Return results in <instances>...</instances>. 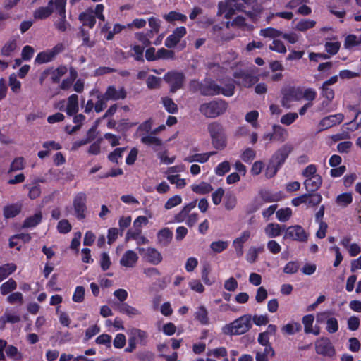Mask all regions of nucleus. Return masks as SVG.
Listing matches in <instances>:
<instances>
[{
	"instance_id": "2eb2a0df",
	"label": "nucleus",
	"mask_w": 361,
	"mask_h": 361,
	"mask_svg": "<svg viewBox=\"0 0 361 361\" xmlns=\"http://www.w3.org/2000/svg\"><path fill=\"white\" fill-rule=\"evenodd\" d=\"M187 31L185 27L176 28L173 32L167 37L165 40V46L168 48L175 47L180 39L186 35Z\"/></svg>"
},
{
	"instance_id": "ea45409f",
	"label": "nucleus",
	"mask_w": 361,
	"mask_h": 361,
	"mask_svg": "<svg viewBox=\"0 0 361 361\" xmlns=\"http://www.w3.org/2000/svg\"><path fill=\"white\" fill-rule=\"evenodd\" d=\"M274 350L271 346H267L263 351H257L255 360L256 361H269L268 356L274 357Z\"/></svg>"
},
{
	"instance_id": "5fc2aeb1",
	"label": "nucleus",
	"mask_w": 361,
	"mask_h": 361,
	"mask_svg": "<svg viewBox=\"0 0 361 361\" xmlns=\"http://www.w3.org/2000/svg\"><path fill=\"white\" fill-rule=\"evenodd\" d=\"M228 242L225 240L214 241L210 244V249L215 253H220L226 250Z\"/></svg>"
},
{
	"instance_id": "de8ad7c7",
	"label": "nucleus",
	"mask_w": 361,
	"mask_h": 361,
	"mask_svg": "<svg viewBox=\"0 0 361 361\" xmlns=\"http://www.w3.org/2000/svg\"><path fill=\"white\" fill-rule=\"evenodd\" d=\"M273 128L274 140H276L279 142H284L286 140L288 135L287 130L280 126H274Z\"/></svg>"
},
{
	"instance_id": "393cba45",
	"label": "nucleus",
	"mask_w": 361,
	"mask_h": 361,
	"mask_svg": "<svg viewBox=\"0 0 361 361\" xmlns=\"http://www.w3.org/2000/svg\"><path fill=\"white\" fill-rule=\"evenodd\" d=\"M55 0H51L49 1L48 5L44 7H40L35 10L34 13V17L36 19H44L49 17L55 9L53 6L54 5Z\"/></svg>"
},
{
	"instance_id": "f257e3e1",
	"label": "nucleus",
	"mask_w": 361,
	"mask_h": 361,
	"mask_svg": "<svg viewBox=\"0 0 361 361\" xmlns=\"http://www.w3.org/2000/svg\"><path fill=\"white\" fill-rule=\"evenodd\" d=\"M252 327V316L244 314L222 328L226 335H240L248 331Z\"/></svg>"
},
{
	"instance_id": "c85d7f7f",
	"label": "nucleus",
	"mask_w": 361,
	"mask_h": 361,
	"mask_svg": "<svg viewBox=\"0 0 361 361\" xmlns=\"http://www.w3.org/2000/svg\"><path fill=\"white\" fill-rule=\"evenodd\" d=\"M196 207V200L192 201L185 205L179 213L175 216L174 219L176 222L180 223L185 221L190 214V211Z\"/></svg>"
},
{
	"instance_id": "4c0bfd02",
	"label": "nucleus",
	"mask_w": 361,
	"mask_h": 361,
	"mask_svg": "<svg viewBox=\"0 0 361 361\" xmlns=\"http://www.w3.org/2000/svg\"><path fill=\"white\" fill-rule=\"evenodd\" d=\"M163 18L168 23H173L174 21L185 23L187 20L185 15L176 11H170L169 13L164 15Z\"/></svg>"
},
{
	"instance_id": "c03bdc74",
	"label": "nucleus",
	"mask_w": 361,
	"mask_h": 361,
	"mask_svg": "<svg viewBox=\"0 0 361 361\" xmlns=\"http://www.w3.org/2000/svg\"><path fill=\"white\" fill-rule=\"evenodd\" d=\"M25 166V159L22 157H16L11 162L8 173L23 170Z\"/></svg>"
},
{
	"instance_id": "680f3d73",
	"label": "nucleus",
	"mask_w": 361,
	"mask_h": 361,
	"mask_svg": "<svg viewBox=\"0 0 361 361\" xmlns=\"http://www.w3.org/2000/svg\"><path fill=\"white\" fill-rule=\"evenodd\" d=\"M166 178L171 184H175L177 188L182 189L186 185L185 180L180 178L179 175L167 176Z\"/></svg>"
},
{
	"instance_id": "bb28decb",
	"label": "nucleus",
	"mask_w": 361,
	"mask_h": 361,
	"mask_svg": "<svg viewBox=\"0 0 361 361\" xmlns=\"http://www.w3.org/2000/svg\"><path fill=\"white\" fill-rule=\"evenodd\" d=\"M118 310L130 318H135L142 314L141 312L135 307H133L128 303L119 304L117 307Z\"/></svg>"
},
{
	"instance_id": "a211bd4d",
	"label": "nucleus",
	"mask_w": 361,
	"mask_h": 361,
	"mask_svg": "<svg viewBox=\"0 0 361 361\" xmlns=\"http://www.w3.org/2000/svg\"><path fill=\"white\" fill-rule=\"evenodd\" d=\"M221 94L220 86L214 80H204L201 86V94L204 96H214Z\"/></svg>"
},
{
	"instance_id": "09e8293b",
	"label": "nucleus",
	"mask_w": 361,
	"mask_h": 361,
	"mask_svg": "<svg viewBox=\"0 0 361 361\" xmlns=\"http://www.w3.org/2000/svg\"><path fill=\"white\" fill-rule=\"evenodd\" d=\"M259 35L264 37L275 39L281 37L282 35V32L274 27H267L262 29L259 32Z\"/></svg>"
},
{
	"instance_id": "e433bc0d",
	"label": "nucleus",
	"mask_w": 361,
	"mask_h": 361,
	"mask_svg": "<svg viewBox=\"0 0 361 361\" xmlns=\"http://www.w3.org/2000/svg\"><path fill=\"white\" fill-rule=\"evenodd\" d=\"M21 210V206L18 204H13L4 207V216L6 219L13 218L18 215Z\"/></svg>"
},
{
	"instance_id": "4468645a",
	"label": "nucleus",
	"mask_w": 361,
	"mask_h": 361,
	"mask_svg": "<svg viewBox=\"0 0 361 361\" xmlns=\"http://www.w3.org/2000/svg\"><path fill=\"white\" fill-rule=\"evenodd\" d=\"M315 349L317 353L324 356L330 357L335 353L329 339L326 338L318 339L315 343Z\"/></svg>"
},
{
	"instance_id": "412c9836",
	"label": "nucleus",
	"mask_w": 361,
	"mask_h": 361,
	"mask_svg": "<svg viewBox=\"0 0 361 361\" xmlns=\"http://www.w3.org/2000/svg\"><path fill=\"white\" fill-rule=\"evenodd\" d=\"M128 336L136 343L140 345H146L148 340V334L147 331L138 328H132L128 331Z\"/></svg>"
},
{
	"instance_id": "8fccbe9b",
	"label": "nucleus",
	"mask_w": 361,
	"mask_h": 361,
	"mask_svg": "<svg viewBox=\"0 0 361 361\" xmlns=\"http://www.w3.org/2000/svg\"><path fill=\"white\" fill-rule=\"evenodd\" d=\"M237 204V197L235 194L228 192L224 199V206L227 210L233 209Z\"/></svg>"
},
{
	"instance_id": "c9c22d12",
	"label": "nucleus",
	"mask_w": 361,
	"mask_h": 361,
	"mask_svg": "<svg viewBox=\"0 0 361 361\" xmlns=\"http://www.w3.org/2000/svg\"><path fill=\"white\" fill-rule=\"evenodd\" d=\"M42 213L40 212L26 218L23 222V228H33L38 225L42 221Z\"/></svg>"
},
{
	"instance_id": "6e6552de",
	"label": "nucleus",
	"mask_w": 361,
	"mask_h": 361,
	"mask_svg": "<svg viewBox=\"0 0 361 361\" xmlns=\"http://www.w3.org/2000/svg\"><path fill=\"white\" fill-rule=\"evenodd\" d=\"M63 49V45L62 44H58L51 49L39 52L37 55L35 62L38 64H42L52 61Z\"/></svg>"
},
{
	"instance_id": "13d9d810",
	"label": "nucleus",
	"mask_w": 361,
	"mask_h": 361,
	"mask_svg": "<svg viewBox=\"0 0 361 361\" xmlns=\"http://www.w3.org/2000/svg\"><path fill=\"white\" fill-rule=\"evenodd\" d=\"M256 157V152L250 148L247 147L243 150L240 158L245 163H250Z\"/></svg>"
},
{
	"instance_id": "ddd939ff",
	"label": "nucleus",
	"mask_w": 361,
	"mask_h": 361,
	"mask_svg": "<svg viewBox=\"0 0 361 361\" xmlns=\"http://www.w3.org/2000/svg\"><path fill=\"white\" fill-rule=\"evenodd\" d=\"M293 146L289 144L283 145L272 156L271 162L281 167L293 150Z\"/></svg>"
},
{
	"instance_id": "423d86ee",
	"label": "nucleus",
	"mask_w": 361,
	"mask_h": 361,
	"mask_svg": "<svg viewBox=\"0 0 361 361\" xmlns=\"http://www.w3.org/2000/svg\"><path fill=\"white\" fill-rule=\"evenodd\" d=\"M139 254L141 255L142 259L152 265L159 264L162 260L163 257L161 253L155 247H140L137 248Z\"/></svg>"
},
{
	"instance_id": "e2e57ef3",
	"label": "nucleus",
	"mask_w": 361,
	"mask_h": 361,
	"mask_svg": "<svg viewBox=\"0 0 361 361\" xmlns=\"http://www.w3.org/2000/svg\"><path fill=\"white\" fill-rule=\"evenodd\" d=\"M361 44V37H357L355 35H350L346 37L345 40V47L348 49H350L355 46H357Z\"/></svg>"
},
{
	"instance_id": "aec40b11",
	"label": "nucleus",
	"mask_w": 361,
	"mask_h": 361,
	"mask_svg": "<svg viewBox=\"0 0 361 361\" xmlns=\"http://www.w3.org/2000/svg\"><path fill=\"white\" fill-rule=\"evenodd\" d=\"M172 239L173 232L169 228H163L157 233V244L161 247H167Z\"/></svg>"
},
{
	"instance_id": "cd10ccee",
	"label": "nucleus",
	"mask_w": 361,
	"mask_h": 361,
	"mask_svg": "<svg viewBox=\"0 0 361 361\" xmlns=\"http://www.w3.org/2000/svg\"><path fill=\"white\" fill-rule=\"evenodd\" d=\"M79 110L78 97L75 94H73L68 97L67 99V106L66 112L68 115L72 116L75 114Z\"/></svg>"
},
{
	"instance_id": "f3484780",
	"label": "nucleus",
	"mask_w": 361,
	"mask_h": 361,
	"mask_svg": "<svg viewBox=\"0 0 361 361\" xmlns=\"http://www.w3.org/2000/svg\"><path fill=\"white\" fill-rule=\"evenodd\" d=\"M343 118L344 116L342 114H336L324 117L319 123V130H324L338 125L343 121Z\"/></svg>"
},
{
	"instance_id": "f8f14e48",
	"label": "nucleus",
	"mask_w": 361,
	"mask_h": 361,
	"mask_svg": "<svg viewBox=\"0 0 361 361\" xmlns=\"http://www.w3.org/2000/svg\"><path fill=\"white\" fill-rule=\"evenodd\" d=\"M233 76L236 79L235 82L238 85L245 87H251L259 80L257 77L253 76L245 71H235Z\"/></svg>"
},
{
	"instance_id": "f704fd0d",
	"label": "nucleus",
	"mask_w": 361,
	"mask_h": 361,
	"mask_svg": "<svg viewBox=\"0 0 361 361\" xmlns=\"http://www.w3.org/2000/svg\"><path fill=\"white\" fill-rule=\"evenodd\" d=\"M191 188L193 192L200 195L207 194L213 190L212 185L206 182H201L199 184H193L191 186Z\"/></svg>"
},
{
	"instance_id": "b1692460",
	"label": "nucleus",
	"mask_w": 361,
	"mask_h": 361,
	"mask_svg": "<svg viewBox=\"0 0 361 361\" xmlns=\"http://www.w3.org/2000/svg\"><path fill=\"white\" fill-rule=\"evenodd\" d=\"M104 95L108 100H118L124 99L126 93L123 87L116 90L114 86H109Z\"/></svg>"
},
{
	"instance_id": "2f4dec72",
	"label": "nucleus",
	"mask_w": 361,
	"mask_h": 361,
	"mask_svg": "<svg viewBox=\"0 0 361 361\" xmlns=\"http://www.w3.org/2000/svg\"><path fill=\"white\" fill-rule=\"evenodd\" d=\"M4 350L7 357L15 361H20L23 358V353L13 345L6 344V347L4 348Z\"/></svg>"
},
{
	"instance_id": "f03ea898",
	"label": "nucleus",
	"mask_w": 361,
	"mask_h": 361,
	"mask_svg": "<svg viewBox=\"0 0 361 361\" xmlns=\"http://www.w3.org/2000/svg\"><path fill=\"white\" fill-rule=\"evenodd\" d=\"M255 0H224L219 3V15H224L226 18H231L235 11H242L245 5H252Z\"/></svg>"
},
{
	"instance_id": "bf43d9fd",
	"label": "nucleus",
	"mask_w": 361,
	"mask_h": 361,
	"mask_svg": "<svg viewBox=\"0 0 361 361\" xmlns=\"http://www.w3.org/2000/svg\"><path fill=\"white\" fill-rule=\"evenodd\" d=\"M307 203L308 207H314L318 205L322 200V197L319 193L306 194Z\"/></svg>"
},
{
	"instance_id": "a878e982",
	"label": "nucleus",
	"mask_w": 361,
	"mask_h": 361,
	"mask_svg": "<svg viewBox=\"0 0 361 361\" xmlns=\"http://www.w3.org/2000/svg\"><path fill=\"white\" fill-rule=\"evenodd\" d=\"M125 28H126V25L116 23L114 25L112 29L108 25H105L102 27V32H105V38L107 40H112L115 35L121 33Z\"/></svg>"
},
{
	"instance_id": "a18cd8bd",
	"label": "nucleus",
	"mask_w": 361,
	"mask_h": 361,
	"mask_svg": "<svg viewBox=\"0 0 361 361\" xmlns=\"http://www.w3.org/2000/svg\"><path fill=\"white\" fill-rule=\"evenodd\" d=\"M94 92V90H93L91 94H93ZM95 92L97 93V101L95 103L94 110L96 112L99 113L106 107V102L109 100L104 94L98 92L97 90H95Z\"/></svg>"
},
{
	"instance_id": "c756f323",
	"label": "nucleus",
	"mask_w": 361,
	"mask_h": 361,
	"mask_svg": "<svg viewBox=\"0 0 361 361\" xmlns=\"http://www.w3.org/2000/svg\"><path fill=\"white\" fill-rule=\"evenodd\" d=\"M194 317L202 325H207L209 322L208 311L203 305H200L196 308Z\"/></svg>"
},
{
	"instance_id": "49530a36",
	"label": "nucleus",
	"mask_w": 361,
	"mask_h": 361,
	"mask_svg": "<svg viewBox=\"0 0 361 361\" xmlns=\"http://www.w3.org/2000/svg\"><path fill=\"white\" fill-rule=\"evenodd\" d=\"M264 251V247H251L246 255V259L250 263L255 262L258 259V255Z\"/></svg>"
},
{
	"instance_id": "5701e85b",
	"label": "nucleus",
	"mask_w": 361,
	"mask_h": 361,
	"mask_svg": "<svg viewBox=\"0 0 361 361\" xmlns=\"http://www.w3.org/2000/svg\"><path fill=\"white\" fill-rule=\"evenodd\" d=\"M138 261V255L133 250H127L122 256L120 264L121 266L130 268L134 267Z\"/></svg>"
},
{
	"instance_id": "9b49d317",
	"label": "nucleus",
	"mask_w": 361,
	"mask_h": 361,
	"mask_svg": "<svg viewBox=\"0 0 361 361\" xmlns=\"http://www.w3.org/2000/svg\"><path fill=\"white\" fill-rule=\"evenodd\" d=\"M164 79L170 85L171 91L175 92L183 87L185 75L180 72L171 71L165 74Z\"/></svg>"
},
{
	"instance_id": "a19ab883",
	"label": "nucleus",
	"mask_w": 361,
	"mask_h": 361,
	"mask_svg": "<svg viewBox=\"0 0 361 361\" xmlns=\"http://www.w3.org/2000/svg\"><path fill=\"white\" fill-rule=\"evenodd\" d=\"M16 49L17 41L16 39L9 40L3 46L1 54L4 56H11Z\"/></svg>"
},
{
	"instance_id": "0eeeda50",
	"label": "nucleus",
	"mask_w": 361,
	"mask_h": 361,
	"mask_svg": "<svg viewBox=\"0 0 361 361\" xmlns=\"http://www.w3.org/2000/svg\"><path fill=\"white\" fill-rule=\"evenodd\" d=\"M283 239H290L299 242H306L308 233L300 225H294L285 228Z\"/></svg>"
},
{
	"instance_id": "69168bd1",
	"label": "nucleus",
	"mask_w": 361,
	"mask_h": 361,
	"mask_svg": "<svg viewBox=\"0 0 361 361\" xmlns=\"http://www.w3.org/2000/svg\"><path fill=\"white\" fill-rule=\"evenodd\" d=\"M162 103L166 110L171 113L175 114L178 111L177 105L174 103L172 99L169 97H164L162 99Z\"/></svg>"
},
{
	"instance_id": "7ed1b4c3",
	"label": "nucleus",
	"mask_w": 361,
	"mask_h": 361,
	"mask_svg": "<svg viewBox=\"0 0 361 361\" xmlns=\"http://www.w3.org/2000/svg\"><path fill=\"white\" fill-rule=\"evenodd\" d=\"M317 171L316 165L309 164L302 172V176L305 178V188L310 192L317 191L322 184V178L317 173Z\"/></svg>"
},
{
	"instance_id": "79ce46f5",
	"label": "nucleus",
	"mask_w": 361,
	"mask_h": 361,
	"mask_svg": "<svg viewBox=\"0 0 361 361\" xmlns=\"http://www.w3.org/2000/svg\"><path fill=\"white\" fill-rule=\"evenodd\" d=\"M157 152V157L160 160V162L164 164H166V165L171 164L174 162V161L176 159L175 156L169 157L168 150H166L165 149V147L161 150H159L158 152Z\"/></svg>"
},
{
	"instance_id": "37998d69",
	"label": "nucleus",
	"mask_w": 361,
	"mask_h": 361,
	"mask_svg": "<svg viewBox=\"0 0 361 361\" xmlns=\"http://www.w3.org/2000/svg\"><path fill=\"white\" fill-rule=\"evenodd\" d=\"M353 202V196L350 192L342 193L337 196L336 203L341 207H345Z\"/></svg>"
},
{
	"instance_id": "58836bf2",
	"label": "nucleus",
	"mask_w": 361,
	"mask_h": 361,
	"mask_svg": "<svg viewBox=\"0 0 361 361\" xmlns=\"http://www.w3.org/2000/svg\"><path fill=\"white\" fill-rule=\"evenodd\" d=\"M16 265L13 263H8L0 267V282L11 275L16 270Z\"/></svg>"
},
{
	"instance_id": "603ef678",
	"label": "nucleus",
	"mask_w": 361,
	"mask_h": 361,
	"mask_svg": "<svg viewBox=\"0 0 361 361\" xmlns=\"http://www.w3.org/2000/svg\"><path fill=\"white\" fill-rule=\"evenodd\" d=\"M221 94L226 97L233 96L235 92V85L233 80L225 82L224 86H220Z\"/></svg>"
},
{
	"instance_id": "7c9ffc66",
	"label": "nucleus",
	"mask_w": 361,
	"mask_h": 361,
	"mask_svg": "<svg viewBox=\"0 0 361 361\" xmlns=\"http://www.w3.org/2000/svg\"><path fill=\"white\" fill-rule=\"evenodd\" d=\"M95 138V129L94 128H90L87 133V136L85 139L75 141L73 143L71 147L72 151L78 150L80 147L85 145L92 142Z\"/></svg>"
},
{
	"instance_id": "dca6fc26",
	"label": "nucleus",
	"mask_w": 361,
	"mask_h": 361,
	"mask_svg": "<svg viewBox=\"0 0 361 361\" xmlns=\"http://www.w3.org/2000/svg\"><path fill=\"white\" fill-rule=\"evenodd\" d=\"M140 136L141 142L145 145L152 147L154 152H158L164 148L163 141L157 136L151 133L148 135L140 134Z\"/></svg>"
},
{
	"instance_id": "3c124183",
	"label": "nucleus",
	"mask_w": 361,
	"mask_h": 361,
	"mask_svg": "<svg viewBox=\"0 0 361 361\" xmlns=\"http://www.w3.org/2000/svg\"><path fill=\"white\" fill-rule=\"evenodd\" d=\"M315 25L316 22L314 20L310 19H302L297 23L295 28L299 31L305 32L314 27Z\"/></svg>"
},
{
	"instance_id": "39448f33",
	"label": "nucleus",
	"mask_w": 361,
	"mask_h": 361,
	"mask_svg": "<svg viewBox=\"0 0 361 361\" xmlns=\"http://www.w3.org/2000/svg\"><path fill=\"white\" fill-rule=\"evenodd\" d=\"M104 6L103 4H97L95 9L92 8L87 9L85 11L79 15L78 19L84 26H87L92 28L96 23V17L101 21L105 20V17L103 14Z\"/></svg>"
},
{
	"instance_id": "4be33fe9",
	"label": "nucleus",
	"mask_w": 361,
	"mask_h": 361,
	"mask_svg": "<svg viewBox=\"0 0 361 361\" xmlns=\"http://www.w3.org/2000/svg\"><path fill=\"white\" fill-rule=\"evenodd\" d=\"M286 226L277 223H269L264 227V233L269 238H274L280 236L285 230Z\"/></svg>"
},
{
	"instance_id": "9d476101",
	"label": "nucleus",
	"mask_w": 361,
	"mask_h": 361,
	"mask_svg": "<svg viewBox=\"0 0 361 361\" xmlns=\"http://www.w3.org/2000/svg\"><path fill=\"white\" fill-rule=\"evenodd\" d=\"M86 202L87 195L82 192L77 193L73 198V205L75 214L77 219L80 220L84 219L86 216Z\"/></svg>"
},
{
	"instance_id": "1a4fd4ad",
	"label": "nucleus",
	"mask_w": 361,
	"mask_h": 361,
	"mask_svg": "<svg viewBox=\"0 0 361 361\" xmlns=\"http://www.w3.org/2000/svg\"><path fill=\"white\" fill-rule=\"evenodd\" d=\"M66 0H55L54 8L60 16L56 21L55 26L61 32L66 31L69 27L68 23L66 20Z\"/></svg>"
},
{
	"instance_id": "72a5a7b5",
	"label": "nucleus",
	"mask_w": 361,
	"mask_h": 361,
	"mask_svg": "<svg viewBox=\"0 0 361 361\" xmlns=\"http://www.w3.org/2000/svg\"><path fill=\"white\" fill-rule=\"evenodd\" d=\"M301 330V325L296 322H290L281 327V331L286 335H293Z\"/></svg>"
},
{
	"instance_id": "6e6d98bb",
	"label": "nucleus",
	"mask_w": 361,
	"mask_h": 361,
	"mask_svg": "<svg viewBox=\"0 0 361 361\" xmlns=\"http://www.w3.org/2000/svg\"><path fill=\"white\" fill-rule=\"evenodd\" d=\"M207 130L211 137L224 133L222 126L217 122H212L209 123L208 125Z\"/></svg>"
},
{
	"instance_id": "473e14b6",
	"label": "nucleus",
	"mask_w": 361,
	"mask_h": 361,
	"mask_svg": "<svg viewBox=\"0 0 361 361\" xmlns=\"http://www.w3.org/2000/svg\"><path fill=\"white\" fill-rule=\"evenodd\" d=\"M213 147L217 150H223L227 145V140L225 133L211 137Z\"/></svg>"
},
{
	"instance_id": "4d7b16f0",
	"label": "nucleus",
	"mask_w": 361,
	"mask_h": 361,
	"mask_svg": "<svg viewBox=\"0 0 361 361\" xmlns=\"http://www.w3.org/2000/svg\"><path fill=\"white\" fill-rule=\"evenodd\" d=\"M16 286V282L13 279H10L1 286V293L2 295H6L15 290Z\"/></svg>"
},
{
	"instance_id": "6ab92c4d",
	"label": "nucleus",
	"mask_w": 361,
	"mask_h": 361,
	"mask_svg": "<svg viewBox=\"0 0 361 361\" xmlns=\"http://www.w3.org/2000/svg\"><path fill=\"white\" fill-rule=\"evenodd\" d=\"M67 67L65 66H60L55 69H47L44 71L40 78L41 82H42L44 78L48 75H51V80L54 83H58L60 81L61 77H63L67 73Z\"/></svg>"
},
{
	"instance_id": "338daca9",
	"label": "nucleus",
	"mask_w": 361,
	"mask_h": 361,
	"mask_svg": "<svg viewBox=\"0 0 361 361\" xmlns=\"http://www.w3.org/2000/svg\"><path fill=\"white\" fill-rule=\"evenodd\" d=\"M149 26L151 30L149 31L150 34L152 33H158L159 32V29L161 27V20L160 19L152 16L148 19Z\"/></svg>"
},
{
	"instance_id": "052dcab7",
	"label": "nucleus",
	"mask_w": 361,
	"mask_h": 361,
	"mask_svg": "<svg viewBox=\"0 0 361 361\" xmlns=\"http://www.w3.org/2000/svg\"><path fill=\"white\" fill-rule=\"evenodd\" d=\"M231 169L230 163L228 161H224L219 164L214 169L216 175L223 176L228 173Z\"/></svg>"
},
{
	"instance_id": "20e7f679",
	"label": "nucleus",
	"mask_w": 361,
	"mask_h": 361,
	"mask_svg": "<svg viewBox=\"0 0 361 361\" xmlns=\"http://www.w3.org/2000/svg\"><path fill=\"white\" fill-rule=\"evenodd\" d=\"M227 103L221 99L212 100L202 104L199 107L200 112L207 118H216L223 114L227 109Z\"/></svg>"
},
{
	"instance_id": "864d4df0",
	"label": "nucleus",
	"mask_w": 361,
	"mask_h": 361,
	"mask_svg": "<svg viewBox=\"0 0 361 361\" xmlns=\"http://www.w3.org/2000/svg\"><path fill=\"white\" fill-rule=\"evenodd\" d=\"M276 216L279 221L286 222L291 217L292 210L289 207L280 209L276 212Z\"/></svg>"
},
{
	"instance_id": "0e129e2a",
	"label": "nucleus",
	"mask_w": 361,
	"mask_h": 361,
	"mask_svg": "<svg viewBox=\"0 0 361 361\" xmlns=\"http://www.w3.org/2000/svg\"><path fill=\"white\" fill-rule=\"evenodd\" d=\"M85 288L82 286H78L75 288V291L73 293L72 300L75 302H82L85 299Z\"/></svg>"
},
{
	"instance_id": "774afa93",
	"label": "nucleus",
	"mask_w": 361,
	"mask_h": 361,
	"mask_svg": "<svg viewBox=\"0 0 361 361\" xmlns=\"http://www.w3.org/2000/svg\"><path fill=\"white\" fill-rule=\"evenodd\" d=\"M182 202V197L180 195H176L169 198L164 204L166 209H171Z\"/></svg>"
}]
</instances>
